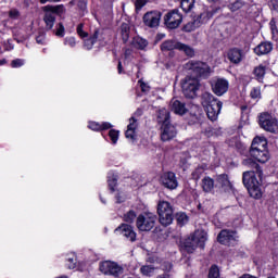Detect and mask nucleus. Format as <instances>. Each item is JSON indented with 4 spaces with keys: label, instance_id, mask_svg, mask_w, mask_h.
I'll use <instances>...</instances> for the list:
<instances>
[{
    "label": "nucleus",
    "instance_id": "21",
    "mask_svg": "<svg viewBox=\"0 0 278 278\" xmlns=\"http://www.w3.org/2000/svg\"><path fill=\"white\" fill-rule=\"evenodd\" d=\"M268 141L264 137H255L252 141L250 151H264L268 150Z\"/></svg>",
    "mask_w": 278,
    "mask_h": 278
},
{
    "label": "nucleus",
    "instance_id": "55",
    "mask_svg": "<svg viewBox=\"0 0 278 278\" xmlns=\"http://www.w3.org/2000/svg\"><path fill=\"white\" fill-rule=\"evenodd\" d=\"M101 125V131L105 130V129H112V124H110L109 122H104Z\"/></svg>",
    "mask_w": 278,
    "mask_h": 278
},
{
    "label": "nucleus",
    "instance_id": "64",
    "mask_svg": "<svg viewBox=\"0 0 278 278\" xmlns=\"http://www.w3.org/2000/svg\"><path fill=\"white\" fill-rule=\"evenodd\" d=\"M1 64H5V60H2V61H1Z\"/></svg>",
    "mask_w": 278,
    "mask_h": 278
},
{
    "label": "nucleus",
    "instance_id": "30",
    "mask_svg": "<svg viewBox=\"0 0 278 278\" xmlns=\"http://www.w3.org/2000/svg\"><path fill=\"white\" fill-rule=\"evenodd\" d=\"M242 164H243V166H248V168H255L258 177H262V168L252 159L243 160Z\"/></svg>",
    "mask_w": 278,
    "mask_h": 278
},
{
    "label": "nucleus",
    "instance_id": "51",
    "mask_svg": "<svg viewBox=\"0 0 278 278\" xmlns=\"http://www.w3.org/2000/svg\"><path fill=\"white\" fill-rule=\"evenodd\" d=\"M76 5L79 8V10H86L87 8V2L86 0H76Z\"/></svg>",
    "mask_w": 278,
    "mask_h": 278
},
{
    "label": "nucleus",
    "instance_id": "5",
    "mask_svg": "<svg viewBox=\"0 0 278 278\" xmlns=\"http://www.w3.org/2000/svg\"><path fill=\"white\" fill-rule=\"evenodd\" d=\"M176 49L177 51H181L187 55V58H194V48H192L189 45L181 43V41H177L175 39L165 40L161 45V51H174Z\"/></svg>",
    "mask_w": 278,
    "mask_h": 278
},
{
    "label": "nucleus",
    "instance_id": "36",
    "mask_svg": "<svg viewBox=\"0 0 278 278\" xmlns=\"http://www.w3.org/2000/svg\"><path fill=\"white\" fill-rule=\"evenodd\" d=\"M231 12H238V10H242L244 8V1L237 0L228 5Z\"/></svg>",
    "mask_w": 278,
    "mask_h": 278
},
{
    "label": "nucleus",
    "instance_id": "63",
    "mask_svg": "<svg viewBox=\"0 0 278 278\" xmlns=\"http://www.w3.org/2000/svg\"><path fill=\"white\" fill-rule=\"evenodd\" d=\"M197 173H199V169H197V170L193 173V177H194V175H197Z\"/></svg>",
    "mask_w": 278,
    "mask_h": 278
},
{
    "label": "nucleus",
    "instance_id": "42",
    "mask_svg": "<svg viewBox=\"0 0 278 278\" xmlns=\"http://www.w3.org/2000/svg\"><path fill=\"white\" fill-rule=\"evenodd\" d=\"M250 97H252V99H262V88L254 87L250 92Z\"/></svg>",
    "mask_w": 278,
    "mask_h": 278
},
{
    "label": "nucleus",
    "instance_id": "22",
    "mask_svg": "<svg viewBox=\"0 0 278 278\" xmlns=\"http://www.w3.org/2000/svg\"><path fill=\"white\" fill-rule=\"evenodd\" d=\"M136 129H138V119L132 116L129 118V124L125 132L126 138L130 140H136Z\"/></svg>",
    "mask_w": 278,
    "mask_h": 278
},
{
    "label": "nucleus",
    "instance_id": "24",
    "mask_svg": "<svg viewBox=\"0 0 278 278\" xmlns=\"http://www.w3.org/2000/svg\"><path fill=\"white\" fill-rule=\"evenodd\" d=\"M273 51V43L265 41L261 42L258 46L254 48V53L256 55H268Z\"/></svg>",
    "mask_w": 278,
    "mask_h": 278
},
{
    "label": "nucleus",
    "instance_id": "19",
    "mask_svg": "<svg viewBox=\"0 0 278 278\" xmlns=\"http://www.w3.org/2000/svg\"><path fill=\"white\" fill-rule=\"evenodd\" d=\"M227 58L231 64H240L244 60V52L239 48H231L227 52Z\"/></svg>",
    "mask_w": 278,
    "mask_h": 278
},
{
    "label": "nucleus",
    "instance_id": "31",
    "mask_svg": "<svg viewBox=\"0 0 278 278\" xmlns=\"http://www.w3.org/2000/svg\"><path fill=\"white\" fill-rule=\"evenodd\" d=\"M129 34H130L129 24H127V23L122 24L121 25V36H122L123 42H128Z\"/></svg>",
    "mask_w": 278,
    "mask_h": 278
},
{
    "label": "nucleus",
    "instance_id": "33",
    "mask_svg": "<svg viewBox=\"0 0 278 278\" xmlns=\"http://www.w3.org/2000/svg\"><path fill=\"white\" fill-rule=\"evenodd\" d=\"M176 220L180 227H184V225H188V220H190V218L186 213L180 212L176 214Z\"/></svg>",
    "mask_w": 278,
    "mask_h": 278
},
{
    "label": "nucleus",
    "instance_id": "50",
    "mask_svg": "<svg viewBox=\"0 0 278 278\" xmlns=\"http://www.w3.org/2000/svg\"><path fill=\"white\" fill-rule=\"evenodd\" d=\"M9 16H10V18L16 20V18H18V16H21V13L18 12V10L12 9L9 12Z\"/></svg>",
    "mask_w": 278,
    "mask_h": 278
},
{
    "label": "nucleus",
    "instance_id": "35",
    "mask_svg": "<svg viewBox=\"0 0 278 278\" xmlns=\"http://www.w3.org/2000/svg\"><path fill=\"white\" fill-rule=\"evenodd\" d=\"M194 0H181L180 8L184 10V12H190L192 8H194Z\"/></svg>",
    "mask_w": 278,
    "mask_h": 278
},
{
    "label": "nucleus",
    "instance_id": "20",
    "mask_svg": "<svg viewBox=\"0 0 278 278\" xmlns=\"http://www.w3.org/2000/svg\"><path fill=\"white\" fill-rule=\"evenodd\" d=\"M170 108H172V112L174 114H178L179 116H184V114L188 113V109L186 108V104L177 99H173L170 101Z\"/></svg>",
    "mask_w": 278,
    "mask_h": 278
},
{
    "label": "nucleus",
    "instance_id": "14",
    "mask_svg": "<svg viewBox=\"0 0 278 278\" xmlns=\"http://www.w3.org/2000/svg\"><path fill=\"white\" fill-rule=\"evenodd\" d=\"M211 88L216 97H223L229 90V80L225 78H215L211 81Z\"/></svg>",
    "mask_w": 278,
    "mask_h": 278
},
{
    "label": "nucleus",
    "instance_id": "9",
    "mask_svg": "<svg viewBox=\"0 0 278 278\" xmlns=\"http://www.w3.org/2000/svg\"><path fill=\"white\" fill-rule=\"evenodd\" d=\"M185 71H190L195 77H203V75H210V65L202 61L190 60L184 65Z\"/></svg>",
    "mask_w": 278,
    "mask_h": 278
},
{
    "label": "nucleus",
    "instance_id": "53",
    "mask_svg": "<svg viewBox=\"0 0 278 278\" xmlns=\"http://www.w3.org/2000/svg\"><path fill=\"white\" fill-rule=\"evenodd\" d=\"M36 42H37V45H45V33H40L36 37Z\"/></svg>",
    "mask_w": 278,
    "mask_h": 278
},
{
    "label": "nucleus",
    "instance_id": "46",
    "mask_svg": "<svg viewBox=\"0 0 278 278\" xmlns=\"http://www.w3.org/2000/svg\"><path fill=\"white\" fill-rule=\"evenodd\" d=\"M23 64H25V61L22 59H16L11 62L12 68H21V66H23Z\"/></svg>",
    "mask_w": 278,
    "mask_h": 278
},
{
    "label": "nucleus",
    "instance_id": "45",
    "mask_svg": "<svg viewBox=\"0 0 278 278\" xmlns=\"http://www.w3.org/2000/svg\"><path fill=\"white\" fill-rule=\"evenodd\" d=\"M76 31L80 38H88V33L84 31V24H79Z\"/></svg>",
    "mask_w": 278,
    "mask_h": 278
},
{
    "label": "nucleus",
    "instance_id": "54",
    "mask_svg": "<svg viewBox=\"0 0 278 278\" xmlns=\"http://www.w3.org/2000/svg\"><path fill=\"white\" fill-rule=\"evenodd\" d=\"M109 188L112 192H114V188H116V179L113 178L112 180H109Z\"/></svg>",
    "mask_w": 278,
    "mask_h": 278
},
{
    "label": "nucleus",
    "instance_id": "4",
    "mask_svg": "<svg viewBox=\"0 0 278 278\" xmlns=\"http://www.w3.org/2000/svg\"><path fill=\"white\" fill-rule=\"evenodd\" d=\"M173 205L168 201H159L157 203V214L160 224L163 227H168V225H173L174 216Z\"/></svg>",
    "mask_w": 278,
    "mask_h": 278
},
{
    "label": "nucleus",
    "instance_id": "7",
    "mask_svg": "<svg viewBox=\"0 0 278 278\" xmlns=\"http://www.w3.org/2000/svg\"><path fill=\"white\" fill-rule=\"evenodd\" d=\"M258 125L261 129L264 131H268L269 134H278V121L275 115L264 112L258 116Z\"/></svg>",
    "mask_w": 278,
    "mask_h": 278
},
{
    "label": "nucleus",
    "instance_id": "11",
    "mask_svg": "<svg viewBox=\"0 0 278 278\" xmlns=\"http://www.w3.org/2000/svg\"><path fill=\"white\" fill-rule=\"evenodd\" d=\"M182 21L184 15L177 9L169 11L164 16V23L167 29H177V27L181 25Z\"/></svg>",
    "mask_w": 278,
    "mask_h": 278
},
{
    "label": "nucleus",
    "instance_id": "8",
    "mask_svg": "<svg viewBox=\"0 0 278 278\" xmlns=\"http://www.w3.org/2000/svg\"><path fill=\"white\" fill-rule=\"evenodd\" d=\"M157 223V215L153 213H142L137 217L136 227L139 231H151Z\"/></svg>",
    "mask_w": 278,
    "mask_h": 278
},
{
    "label": "nucleus",
    "instance_id": "49",
    "mask_svg": "<svg viewBox=\"0 0 278 278\" xmlns=\"http://www.w3.org/2000/svg\"><path fill=\"white\" fill-rule=\"evenodd\" d=\"M88 127L89 129H92V131H101V124L97 122H90Z\"/></svg>",
    "mask_w": 278,
    "mask_h": 278
},
{
    "label": "nucleus",
    "instance_id": "62",
    "mask_svg": "<svg viewBox=\"0 0 278 278\" xmlns=\"http://www.w3.org/2000/svg\"><path fill=\"white\" fill-rule=\"evenodd\" d=\"M116 199H117V203H123V200H121L119 195H117Z\"/></svg>",
    "mask_w": 278,
    "mask_h": 278
},
{
    "label": "nucleus",
    "instance_id": "58",
    "mask_svg": "<svg viewBox=\"0 0 278 278\" xmlns=\"http://www.w3.org/2000/svg\"><path fill=\"white\" fill-rule=\"evenodd\" d=\"M141 90L142 92H147L149 90V86H147L144 83H141Z\"/></svg>",
    "mask_w": 278,
    "mask_h": 278
},
{
    "label": "nucleus",
    "instance_id": "13",
    "mask_svg": "<svg viewBox=\"0 0 278 278\" xmlns=\"http://www.w3.org/2000/svg\"><path fill=\"white\" fill-rule=\"evenodd\" d=\"M217 241L226 247H233L238 242V232L235 230L224 229L217 236Z\"/></svg>",
    "mask_w": 278,
    "mask_h": 278
},
{
    "label": "nucleus",
    "instance_id": "3",
    "mask_svg": "<svg viewBox=\"0 0 278 278\" xmlns=\"http://www.w3.org/2000/svg\"><path fill=\"white\" fill-rule=\"evenodd\" d=\"M242 181L243 186L247 187V190L252 199H262V185L260 184V180H257L255 172H244L242 176Z\"/></svg>",
    "mask_w": 278,
    "mask_h": 278
},
{
    "label": "nucleus",
    "instance_id": "39",
    "mask_svg": "<svg viewBox=\"0 0 278 278\" xmlns=\"http://www.w3.org/2000/svg\"><path fill=\"white\" fill-rule=\"evenodd\" d=\"M194 21L199 23V26L201 27L203 23H207V21H210V14L207 12H203L200 15H198L197 18H194Z\"/></svg>",
    "mask_w": 278,
    "mask_h": 278
},
{
    "label": "nucleus",
    "instance_id": "10",
    "mask_svg": "<svg viewBox=\"0 0 278 278\" xmlns=\"http://www.w3.org/2000/svg\"><path fill=\"white\" fill-rule=\"evenodd\" d=\"M199 90V79L197 77L187 76L182 80V92L187 99H194Z\"/></svg>",
    "mask_w": 278,
    "mask_h": 278
},
{
    "label": "nucleus",
    "instance_id": "1",
    "mask_svg": "<svg viewBox=\"0 0 278 278\" xmlns=\"http://www.w3.org/2000/svg\"><path fill=\"white\" fill-rule=\"evenodd\" d=\"M157 123L161 126V140L163 142H168L177 136V128L170 124V112L166 109L159 111Z\"/></svg>",
    "mask_w": 278,
    "mask_h": 278
},
{
    "label": "nucleus",
    "instance_id": "38",
    "mask_svg": "<svg viewBox=\"0 0 278 278\" xmlns=\"http://www.w3.org/2000/svg\"><path fill=\"white\" fill-rule=\"evenodd\" d=\"M197 27H200L199 26V22H197L195 20L187 23L185 26H184V31H187V33H190V31H194L197 29Z\"/></svg>",
    "mask_w": 278,
    "mask_h": 278
},
{
    "label": "nucleus",
    "instance_id": "6",
    "mask_svg": "<svg viewBox=\"0 0 278 278\" xmlns=\"http://www.w3.org/2000/svg\"><path fill=\"white\" fill-rule=\"evenodd\" d=\"M207 241V233L202 230H197L191 238L187 239L185 242V250L187 253H194L197 247L203 249L205 242Z\"/></svg>",
    "mask_w": 278,
    "mask_h": 278
},
{
    "label": "nucleus",
    "instance_id": "17",
    "mask_svg": "<svg viewBox=\"0 0 278 278\" xmlns=\"http://www.w3.org/2000/svg\"><path fill=\"white\" fill-rule=\"evenodd\" d=\"M216 188H219L222 192H233V185L229 181L227 174H222L216 177Z\"/></svg>",
    "mask_w": 278,
    "mask_h": 278
},
{
    "label": "nucleus",
    "instance_id": "26",
    "mask_svg": "<svg viewBox=\"0 0 278 278\" xmlns=\"http://www.w3.org/2000/svg\"><path fill=\"white\" fill-rule=\"evenodd\" d=\"M42 10L43 12H50L51 14H64V12H66L64 4H58V5L48 4L43 7Z\"/></svg>",
    "mask_w": 278,
    "mask_h": 278
},
{
    "label": "nucleus",
    "instance_id": "41",
    "mask_svg": "<svg viewBox=\"0 0 278 278\" xmlns=\"http://www.w3.org/2000/svg\"><path fill=\"white\" fill-rule=\"evenodd\" d=\"M137 214L135 213V211H128L126 214H124V220L125 223H134V220H136L137 218Z\"/></svg>",
    "mask_w": 278,
    "mask_h": 278
},
{
    "label": "nucleus",
    "instance_id": "59",
    "mask_svg": "<svg viewBox=\"0 0 278 278\" xmlns=\"http://www.w3.org/2000/svg\"><path fill=\"white\" fill-rule=\"evenodd\" d=\"M40 3L45 4V3H58L56 0H39Z\"/></svg>",
    "mask_w": 278,
    "mask_h": 278
},
{
    "label": "nucleus",
    "instance_id": "2",
    "mask_svg": "<svg viewBox=\"0 0 278 278\" xmlns=\"http://www.w3.org/2000/svg\"><path fill=\"white\" fill-rule=\"evenodd\" d=\"M202 105L206 110L207 118L212 122L218 121V114L223 110V103L210 92L202 94Z\"/></svg>",
    "mask_w": 278,
    "mask_h": 278
},
{
    "label": "nucleus",
    "instance_id": "44",
    "mask_svg": "<svg viewBox=\"0 0 278 278\" xmlns=\"http://www.w3.org/2000/svg\"><path fill=\"white\" fill-rule=\"evenodd\" d=\"M64 24L63 23H59L56 26V31H55V36H59L60 38H64Z\"/></svg>",
    "mask_w": 278,
    "mask_h": 278
},
{
    "label": "nucleus",
    "instance_id": "28",
    "mask_svg": "<svg viewBox=\"0 0 278 278\" xmlns=\"http://www.w3.org/2000/svg\"><path fill=\"white\" fill-rule=\"evenodd\" d=\"M43 21L47 29H53V26L55 25V14L45 11Z\"/></svg>",
    "mask_w": 278,
    "mask_h": 278
},
{
    "label": "nucleus",
    "instance_id": "15",
    "mask_svg": "<svg viewBox=\"0 0 278 278\" xmlns=\"http://www.w3.org/2000/svg\"><path fill=\"white\" fill-rule=\"evenodd\" d=\"M162 13L160 11H151L143 15V23L147 27H159Z\"/></svg>",
    "mask_w": 278,
    "mask_h": 278
},
{
    "label": "nucleus",
    "instance_id": "27",
    "mask_svg": "<svg viewBox=\"0 0 278 278\" xmlns=\"http://www.w3.org/2000/svg\"><path fill=\"white\" fill-rule=\"evenodd\" d=\"M131 45L132 47H135V49H140L141 51H144V49L149 47V41H147V39L142 37H135L131 41Z\"/></svg>",
    "mask_w": 278,
    "mask_h": 278
},
{
    "label": "nucleus",
    "instance_id": "57",
    "mask_svg": "<svg viewBox=\"0 0 278 278\" xmlns=\"http://www.w3.org/2000/svg\"><path fill=\"white\" fill-rule=\"evenodd\" d=\"M68 263H70V265H68V268H75V258H68Z\"/></svg>",
    "mask_w": 278,
    "mask_h": 278
},
{
    "label": "nucleus",
    "instance_id": "43",
    "mask_svg": "<svg viewBox=\"0 0 278 278\" xmlns=\"http://www.w3.org/2000/svg\"><path fill=\"white\" fill-rule=\"evenodd\" d=\"M118 130L116 129H111L109 131V137L111 139V141L113 142V144H116V142H118Z\"/></svg>",
    "mask_w": 278,
    "mask_h": 278
},
{
    "label": "nucleus",
    "instance_id": "37",
    "mask_svg": "<svg viewBox=\"0 0 278 278\" xmlns=\"http://www.w3.org/2000/svg\"><path fill=\"white\" fill-rule=\"evenodd\" d=\"M140 271L146 276V277H151V275H153V273H155V267H153L152 265H143L140 268Z\"/></svg>",
    "mask_w": 278,
    "mask_h": 278
},
{
    "label": "nucleus",
    "instance_id": "47",
    "mask_svg": "<svg viewBox=\"0 0 278 278\" xmlns=\"http://www.w3.org/2000/svg\"><path fill=\"white\" fill-rule=\"evenodd\" d=\"M64 45L73 48L75 47V45H77V41L75 40V37H66L64 40Z\"/></svg>",
    "mask_w": 278,
    "mask_h": 278
},
{
    "label": "nucleus",
    "instance_id": "34",
    "mask_svg": "<svg viewBox=\"0 0 278 278\" xmlns=\"http://www.w3.org/2000/svg\"><path fill=\"white\" fill-rule=\"evenodd\" d=\"M269 26H270V30H271V36L275 40L278 39V20L277 18H273L269 22Z\"/></svg>",
    "mask_w": 278,
    "mask_h": 278
},
{
    "label": "nucleus",
    "instance_id": "40",
    "mask_svg": "<svg viewBox=\"0 0 278 278\" xmlns=\"http://www.w3.org/2000/svg\"><path fill=\"white\" fill-rule=\"evenodd\" d=\"M208 278H220V269L216 265H212L208 271Z\"/></svg>",
    "mask_w": 278,
    "mask_h": 278
},
{
    "label": "nucleus",
    "instance_id": "12",
    "mask_svg": "<svg viewBox=\"0 0 278 278\" xmlns=\"http://www.w3.org/2000/svg\"><path fill=\"white\" fill-rule=\"evenodd\" d=\"M100 270L103 275H110L111 277H121L124 273L123 267L112 261L102 262L100 264Z\"/></svg>",
    "mask_w": 278,
    "mask_h": 278
},
{
    "label": "nucleus",
    "instance_id": "16",
    "mask_svg": "<svg viewBox=\"0 0 278 278\" xmlns=\"http://www.w3.org/2000/svg\"><path fill=\"white\" fill-rule=\"evenodd\" d=\"M162 185L164 188H167L168 190H175L177 186H179V182L177 181V176H175V173L167 172L162 175L161 177Z\"/></svg>",
    "mask_w": 278,
    "mask_h": 278
},
{
    "label": "nucleus",
    "instance_id": "23",
    "mask_svg": "<svg viewBox=\"0 0 278 278\" xmlns=\"http://www.w3.org/2000/svg\"><path fill=\"white\" fill-rule=\"evenodd\" d=\"M250 155L254 157L256 162H261V164L268 162V150H250Z\"/></svg>",
    "mask_w": 278,
    "mask_h": 278
},
{
    "label": "nucleus",
    "instance_id": "61",
    "mask_svg": "<svg viewBox=\"0 0 278 278\" xmlns=\"http://www.w3.org/2000/svg\"><path fill=\"white\" fill-rule=\"evenodd\" d=\"M70 5H77V0L70 1Z\"/></svg>",
    "mask_w": 278,
    "mask_h": 278
},
{
    "label": "nucleus",
    "instance_id": "32",
    "mask_svg": "<svg viewBox=\"0 0 278 278\" xmlns=\"http://www.w3.org/2000/svg\"><path fill=\"white\" fill-rule=\"evenodd\" d=\"M254 75L258 81H263L264 75H266V67L264 65H258L254 68Z\"/></svg>",
    "mask_w": 278,
    "mask_h": 278
},
{
    "label": "nucleus",
    "instance_id": "48",
    "mask_svg": "<svg viewBox=\"0 0 278 278\" xmlns=\"http://www.w3.org/2000/svg\"><path fill=\"white\" fill-rule=\"evenodd\" d=\"M162 270H164L165 273H170V270L173 269V263L170 262H164L161 265Z\"/></svg>",
    "mask_w": 278,
    "mask_h": 278
},
{
    "label": "nucleus",
    "instance_id": "60",
    "mask_svg": "<svg viewBox=\"0 0 278 278\" xmlns=\"http://www.w3.org/2000/svg\"><path fill=\"white\" fill-rule=\"evenodd\" d=\"M117 71L119 74L123 73V63L121 61H118Z\"/></svg>",
    "mask_w": 278,
    "mask_h": 278
},
{
    "label": "nucleus",
    "instance_id": "56",
    "mask_svg": "<svg viewBox=\"0 0 278 278\" xmlns=\"http://www.w3.org/2000/svg\"><path fill=\"white\" fill-rule=\"evenodd\" d=\"M270 5H271L273 10L278 12V0H271Z\"/></svg>",
    "mask_w": 278,
    "mask_h": 278
},
{
    "label": "nucleus",
    "instance_id": "25",
    "mask_svg": "<svg viewBox=\"0 0 278 278\" xmlns=\"http://www.w3.org/2000/svg\"><path fill=\"white\" fill-rule=\"evenodd\" d=\"M202 190L203 192H214V188H216V184L214 182V179L206 176L202 179Z\"/></svg>",
    "mask_w": 278,
    "mask_h": 278
},
{
    "label": "nucleus",
    "instance_id": "29",
    "mask_svg": "<svg viewBox=\"0 0 278 278\" xmlns=\"http://www.w3.org/2000/svg\"><path fill=\"white\" fill-rule=\"evenodd\" d=\"M100 36L101 33H99V30H94L93 35L89 39L85 40L86 49H92V47H94V45L97 43V39L100 38Z\"/></svg>",
    "mask_w": 278,
    "mask_h": 278
},
{
    "label": "nucleus",
    "instance_id": "18",
    "mask_svg": "<svg viewBox=\"0 0 278 278\" xmlns=\"http://www.w3.org/2000/svg\"><path fill=\"white\" fill-rule=\"evenodd\" d=\"M115 232L121 233L130 242H136V231H134V227H131L130 225L122 224L115 229Z\"/></svg>",
    "mask_w": 278,
    "mask_h": 278
},
{
    "label": "nucleus",
    "instance_id": "52",
    "mask_svg": "<svg viewBox=\"0 0 278 278\" xmlns=\"http://www.w3.org/2000/svg\"><path fill=\"white\" fill-rule=\"evenodd\" d=\"M137 10H142V8H144V5H147V0H136L135 3Z\"/></svg>",
    "mask_w": 278,
    "mask_h": 278
}]
</instances>
